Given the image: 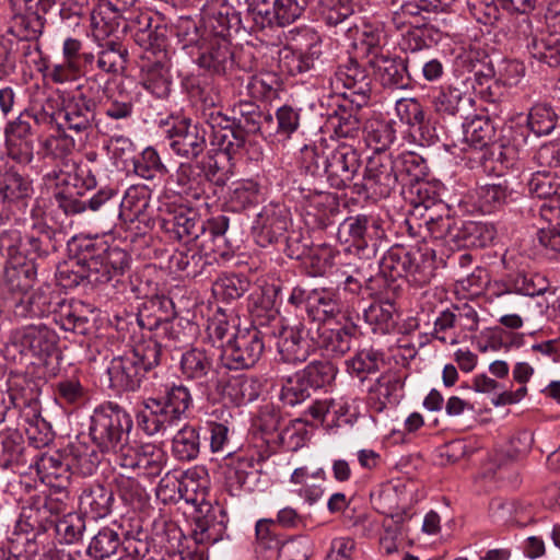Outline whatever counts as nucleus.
<instances>
[{"instance_id": "obj_1", "label": "nucleus", "mask_w": 560, "mask_h": 560, "mask_svg": "<svg viewBox=\"0 0 560 560\" xmlns=\"http://www.w3.org/2000/svg\"><path fill=\"white\" fill-rule=\"evenodd\" d=\"M132 429L130 415L120 406L107 402L94 409L89 433L93 443L105 453H114L116 462L125 447H129Z\"/></svg>"}, {"instance_id": "obj_2", "label": "nucleus", "mask_w": 560, "mask_h": 560, "mask_svg": "<svg viewBox=\"0 0 560 560\" xmlns=\"http://www.w3.org/2000/svg\"><path fill=\"white\" fill-rule=\"evenodd\" d=\"M161 354V345L150 339L114 358L107 368L110 386L118 390H136L144 374L160 363Z\"/></svg>"}, {"instance_id": "obj_3", "label": "nucleus", "mask_w": 560, "mask_h": 560, "mask_svg": "<svg viewBox=\"0 0 560 560\" xmlns=\"http://www.w3.org/2000/svg\"><path fill=\"white\" fill-rule=\"evenodd\" d=\"M220 346L223 348L222 361L230 370L253 368L265 348L261 332L256 327L237 329L234 338Z\"/></svg>"}, {"instance_id": "obj_4", "label": "nucleus", "mask_w": 560, "mask_h": 560, "mask_svg": "<svg viewBox=\"0 0 560 560\" xmlns=\"http://www.w3.org/2000/svg\"><path fill=\"white\" fill-rule=\"evenodd\" d=\"M18 12L12 16L9 33L20 40L38 39L46 24V14L57 0H14Z\"/></svg>"}, {"instance_id": "obj_5", "label": "nucleus", "mask_w": 560, "mask_h": 560, "mask_svg": "<svg viewBox=\"0 0 560 560\" xmlns=\"http://www.w3.org/2000/svg\"><path fill=\"white\" fill-rule=\"evenodd\" d=\"M57 334L43 324L13 329L8 341V346L20 354L39 360L51 357L57 350Z\"/></svg>"}, {"instance_id": "obj_6", "label": "nucleus", "mask_w": 560, "mask_h": 560, "mask_svg": "<svg viewBox=\"0 0 560 560\" xmlns=\"http://www.w3.org/2000/svg\"><path fill=\"white\" fill-rule=\"evenodd\" d=\"M58 234L44 220L39 206L34 205L31 209V222L25 223V242L22 246L23 259L33 261L56 252L60 245L57 240Z\"/></svg>"}, {"instance_id": "obj_7", "label": "nucleus", "mask_w": 560, "mask_h": 560, "mask_svg": "<svg viewBox=\"0 0 560 560\" xmlns=\"http://www.w3.org/2000/svg\"><path fill=\"white\" fill-rule=\"evenodd\" d=\"M33 180L15 170H8L0 178V226L15 211L27 206L34 195Z\"/></svg>"}, {"instance_id": "obj_8", "label": "nucleus", "mask_w": 560, "mask_h": 560, "mask_svg": "<svg viewBox=\"0 0 560 560\" xmlns=\"http://www.w3.org/2000/svg\"><path fill=\"white\" fill-rule=\"evenodd\" d=\"M161 225L178 240L196 241L205 234V221L196 209L186 205L164 203L160 208Z\"/></svg>"}, {"instance_id": "obj_9", "label": "nucleus", "mask_w": 560, "mask_h": 560, "mask_svg": "<svg viewBox=\"0 0 560 560\" xmlns=\"http://www.w3.org/2000/svg\"><path fill=\"white\" fill-rule=\"evenodd\" d=\"M174 305L166 296H153L145 301L137 315L138 325L148 330H159L161 335L170 339L180 341L179 330L172 319L174 318Z\"/></svg>"}, {"instance_id": "obj_10", "label": "nucleus", "mask_w": 560, "mask_h": 560, "mask_svg": "<svg viewBox=\"0 0 560 560\" xmlns=\"http://www.w3.org/2000/svg\"><path fill=\"white\" fill-rule=\"evenodd\" d=\"M360 164L358 152L350 145L340 144L326 152L323 160V171L330 186L341 189L352 183Z\"/></svg>"}, {"instance_id": "obj_11", "label": "nucleus", "mask_w": 560, "mask_h": 560, "mask_svg": "<svg viewBox=\"0 0 560 560\" xmlns=\"http://www.w3.org/2000/svg\"><path fill=\"white\" fill-rule=\"evenodd\" d=\"M307 0H259L249 8L248 14L260 28L284 26L300 18Z\"/></svg>"}, {"instance_id": "obj_12", "label": "nucleus", "mask_w": 560, "mask_h": 560, "mask_svg": "<svg viewBox=\"0 0 560 560\" xmlns=\"http://www.w3.org/2000/svg\"><path fill=\"white\" fill-rule=\"evenodd\" d=\"M331 86L358 106L368 101L372 91L369 74L354 60L338 67L331 79Z\"/></svg>"}, {"instance_id": "obj_13", "label": "nucleus", "mask_w": 560, "mask_h": 560, "mask_svg": "<svg viewBox=\"0 0 560 560\" xmlns=\"http://www.w3.org/2000/svg\"><path fill=\"white\" fill-rule=\"evenodd\" d=\"M399 182L393 158L387 153H373L366 162L363 188L371 195L387 197Z\"/></svg>"}, {"instance_id": "obj_14", "label": "nucleus", "mask_w": 560, "mask_h": 560, "mask_svg": "<svg viewBox=\"0 0 560 560\" xmlns=\"http://www.w3.org/2000/svg\"><path fill=\"white\" fill-rule=\"evenodd\" d=\"M425 213L422 214L430 235L435 240L458 245L462 237V221L451 215L448 207L442 201L428 199L421 203Z\"/></svg>"}, {"instance_id": "obj_15", "label": "nucleus", "mask_w": 560, "mask_h": 560, "mask_svg": "<svg viewBox=\"0 0 560 560\" xmlns=\"http://www.w3.org/2000/svg\"><path fill=\"white\" fill-rule=\"evenodd\" d=\"M170 148L182 158L195 160L203 153L207 141L206 130L189 120H180L167 130Z\"/></svg>"}, {"instance_id": "obj_16", "label": "nucleus", "mask_w": 560, "mask_h": 560, "mask_svg": "<svg viewBox=\"0 0 560 560\" xmlns=\"http://www.w3.org/2000/svg\"><path fill=\"white\" fill-rule=\"evenodd\" d=\"M167 462L166 453L155 444L125 447L117 463L124 468L139 469L148 477L161 475Z\"/></svg>"}, {"instance_id": "obj_17", "label": "nucleus", "mask_w": 560, "mask_h": 560, "mask_svg": "<svg viewBox=\"0 0 560 560\" xmlns=\"http://www.w3.org/2000/svg\"><path fill=\"white\" fill-rule=\"evenodd\" d=\"M277 348L285 362H304L311 350L308 329L301 322L282 325L277 334Z\"/></svg>"}, {"instance_id": "obj_18", "label": "nucleus", "mask_w": 560, "mask_h": 560, "mask_svg": "<svg viewBox=\"0 0 560 560\" xmlns=\"http://www.w3.org/2000/svg\"><path fill=\"white\" fill-rule=\"evenodd\" d=\"M94 106L95 103L82 93L73 96L59 110L58 115L62 122L58 125H63L66 130L77 135L89 136L95 121Z\"/></svg>"}, {"instance_id": "obj_19", "label": "nucleus", "mask_w": 560, "mask_h": 560, "mask_svg": "<svg viewBox=\"0 0 560 560\" xmlns=\"http://www.w3.org/2000/svg\"><path fill=\"white\" fill-rule=\"evenodd\" d=\"M369 63L384 88L405 90L410 86L411 79L402 59L385 54H374L373 57H370Z\"/></svg>"}, {"instance_id": "obj_20", "label": "nucleus", "mask_w": 560, "mask_h": 560, "mask_svg": "<svg viewBox=\"0 0 560 560\" xmlns=\"http://www.w3.org/2000/svg\"><path fill=\"white\" fill-rule=\"evenodd\" d=\"M182 416L171 412L158 398H149L143 411L138 417L139 427L148 434L165 433L177 425Z\"/></svg>"}, {"instance_id": "obj_21", "label": "nucleus", "mask_w": 560, "mask_h": 560, "mask_svg": "<svg viewBox=\"0 0 560 560\" xmlns=\"http://www.w3.org/2000/svg\"><path fill=\"white\" fill-rule=\"evenodd\" d=\"M149 203L150 195L145 187L130 186L119 203V219L126 225L138 222L148 226L150 222Z\"/></svg>"}, {"instance_id": "obj_22", "label": "nucleus", "mask_w": 560, "mask_h": 560, "mask_svg": "<svg viewBox=\"0 0 560 560\" xmlns=\"http://www.w3.org/2000/svg\"><path fill=\"white\" fill-rule=\"evenodd\" d=\"M165 58L151 60L144 57L141 66V84L156 98H166L171 93L172 79Z\"/></svg>"}, {"instance_id": "obj_23", "label": "nucleus", "mask_w": 560, "mask_h": 560, "mask_svg": "<svg viewBox=\"0 0 560 560\" xmlns=\"http://www.w3.org/2000/svg\"><path fill=\"white\" fill-rule=\"evenodd\" d=\"M39 518V525L46 528L47 524L55 525L57 535L66 544H73L78 541L85 529L84 518L78 513H69L62 518L55 522L48 517L51 512L50 503H45L43 506L37 508L33 511Z\"/></svg>"}, {"instance_id": "obj_24", "label": "nucleus", "mask_w": 560, "mask_h": 560, "mask_svg": "<svg viewBox=\"0 0 560 560\" xmlns=\"http://www.w3.org/2000/svg\"><path fill=\"white\" fill-rule=\"evenodd\" d=\"M197 63L215 73H222L232 65V52L225 37L214 35L198 48Z\"/></svg>"}, {"instance_id": "obj_25", "label": "nucleus", "mask_w": 560, "mask_h": 560, "mask_svg": "<svg viewBox=\"0 0 560 560\" xmlns=\"http://www.w3.org/2000/svg\"><path fill=\"white\" fill-rule=\"evenodd\" d=\"M358 334V327L353 324L327 327L318 329V346L329 355L341 357L350 351Z\"/></svg>"}, {"instance_id": "obj_26", "label": "nucleus", "mask_w": 560, "mask_h": 560, "mask_svg": "<svg viewBox=\"0 0 560 560\" xmlns=\"http://www.w3.org/2000/svg\"><path fill=\"white\" fill-rule=\"evenodd\" d=\"M202 19L218 37H225L238 23L234 8L226 0H208L202 8Z\"/></svg>"}, {"instance_id": "obj_27", "label": "nucleus", "mask_w": 560, "mask_h": 560, "mask_svg": "<svg viewBox=\"0 0 560 560\" xmlns=\"http://www.w3.org/2000/svg\"><path fill=\"white\" fill-rule=\"evenodd\" d=\"M14 314L19 317H42L52 312V290L43 285L33 293H25L14 302Z\"/></svg>"}, {"instance_id": "obj_28", "label": "nucleus", "mask_w": 560, "mask_h": 560, "mask_svg": "<svg viewBox=\"0 0 560 560\" xmlns=\"http://www.w3.org/2000/svg\"><path fill=\"white\" fill-rule=\"evenodd\" d=\"M256 224L270 243L281 237L289 228V211L282 205L269 203L257 215Z\"/></svg>"}, {"instance_id": "obj_29", "label": "nucleus", "mask_w": 560, "mask_h": 560, "mask_svg": "<svg viewBox=\"0 0 560 560\" xmlns=\"http://www.w3.org/2000/svg\"><path fill=\"white\" fill-rule=\"evenodd\" d=\"M36 276L35 265L30 260H11L4 269V284L12 293L23 296L33 287Z\"/></svg>"}, {"instance_id": "obj_30", "label": "nucleus", "mask_w": 560, "mask_h": 560, "mask_svg": "<svg viewBox=\"0 0 560 560\" xmlns=\"http://www.w3.org/2000/svg\"><path fill=\"white\" fill-rule=\"evenodd\" d=\"M114 494L102 485H93L80 495L81 510L92 518L106 517L112 512Z\"/></svg>"}, {"instance_id": "obj_31", "label": "nucleus", "mask_w": 560, "mask_h": 560, "mask_svg": "<svg viewBox=\"0 0 560 560\" xmlns=\"http://www.w3.org/2000/svg\"><path fill=\"white\" fill-rule=\"evenodd\" d=\"M337 210L334 196L318 191L307 198L305 212L308 224L318 229H326L332 223L331 218Z\"/></svg>"}, {"instance_id": "obj_32", "label": "nucleus", "mask_w": 560, "mask_h": 560, "mask_svg": "<svg viewBox=\"0 0 560 560\" xmlns=\"http://www.w3.org/2000/svg\"><path fill=\"white\" fill-rule=\"evenodd\" d=\"M528 191L544 199H550L549 209L560 214V176L550 172H536L527 183Z\"/></svg>"}, {"instance_id": "obj_33", "label": "nucleus", "mask_w": 560, "mask_h": 560, "mask_svg": "<svg viewBox=\"0 0 560 560\" xmlns=\"http://www.w3.org/2000/svg\"><path fill=\"white\" fill-rule=\"evenodd\" d=\"M517 161V150L514 145L503 142H493L483 158L485 168L497 176H502L513 167Z\"/></svg>"}, {"instance_id": "obj_34", "label": "nucleus", "mask_w": 560, "mask_h": 560, "mask_svg": "<svg viewBox=\"0 0 560 560\" xmlns=\"http://www.w3.org/2000/svg\"><path fill=\"white\" fill-rule=\"evenodd\" d=\"M401 383L395 375H382L371 390L369 404L376 412H382L386 406L398 402Z\"/></svg>"}, {"instance_id": "obj_35", "label": "nucleus", "mask_w": 560, "mask_h": 560, "mask_svg": "<svg viewBox=\"0 0 560 560\" xmlns=\"http://www.w3.org/2000/svg\"><path fill=\"white\" fill-rule=\"evenodd\" d=\"M307 312L318 320H328L340 312V303L335 292L328 289L310 291Z\"/></svg>"}, {"instance_id": "obj_36", "label": "nucleus", "mask_w": 560, "mask_h": 560, "mask_svg": "<svg viewBox=\"0 0 560 560\" xmlns=\"http://www.w3.org/2000/svg\"><path fill=\"white\" fill-rule=\"evenodd\" d=\"M369 222L364 214L347 218L338 228V240L342 244L354 246L358 252L365 249Z\"/></svg>"}, {"instance_id": "obj_37", "label": "nucleus", "mask_w": 560, "mask_h": 560, "mask_svg": "<svg viewBox=\"0 0 560 560\" xmlns=\"http://www.w3.org/2000/svg\"><path fill=\"white\" fill-rule=\"evenodd\" d=\"M39 147L44 155L55 160H63L75 150L77 142L72 136L67 133L63 125H58L56 131L39 140Z\"/></svg>"}, {"instance_id": "obj_38", "label": "nucleus", "mask_w": 560, "mask_h": 560, "mask_svg": "<svg viewBox=\"0 0 560 560\" xmlns=\"http://www.w3.org/2000/svg\"><path fill=\"white\" fill-rule=\"evenodd\" d=\"M261 187L255 179H240L232 183L229 202L234 211H242L259 201Z\"/></svg>"}, {"instance_id": "obj_39", "label": "nucleus", "mask_w": 560, "mask_h": 560, "mask_svg": "<svg viewBox=\"0 0 560 560\" xmlns=\"http://www.w3.org/2000/svg\"><path fill=\"white\" fill-rule=\"evenodd\" d=\"M494 136L495 128L489 117L475 116L464 124V140L474 148H489Z\"/></svg>"}, {"instance_id": "obj_40", "label": "nucleus", "mask_w": 560, "mask_h": 560, "mask_svg": "<svg viewBox=\"0 0 560 560\" xmlns=\"http://www.w3.org/2000/svg\"><path fill=\"white\" fill-rule=\"evenodd\" d=\"M254 470L255 458L253 456L241 455L231 458L224 472L229 490L234 492L244 488L248 478L254 475Z\"/></svg>"}, {"instance_id": "obj_41", "label": "nucleus", "mask_w": 560, "mask_h": 560, "mask_svg": "<svg viewBox=\"0 0 560 560\" xmlns=\"http://www.w3.org/2000/svg\"><path fill=\"white\" fill-rule=\"evenodd\" d=\"M200 450L199 433L195 427L185 425L173 436L172 453L183 462L195 459Z\"/></svg>"}, {"instance_id": "obj_42", "label": "nucleus", "mask_w": 560, "mask_h": 560, "mask_svg": "<svg viewBox=\"0 0 560 560\" xmlns=\"http://www.w3.org/2000/svg\"><path fill=\"white\" fill-rule=\"evenodd\" d=\"M260 383L255 377L238 375L231 377L224 388V394L235 404H246L255 400L260 393Z\"/></svg>"}, {"instance_id": "obj_43", "label": "nucleus", "mask_w": 560, "mask_h": 560, "mask_svg": "<svg viewBox=\"0 0 560 560\" xmlns=\"http://www.w3.org/2000/svg\"><path fill=\"white\" fill-rule=\"evenodd\" d=\"M462 237L457 246L486 247L492 243L497 231L490 223L468 221L462 223Z\"/></svg>"}, {"instance_id": "obj_44", "label": "nucleus", "mask_w": 560, "mask_h": 560, "mask_svg": "<svg viewBox=\"0 0 560 560\" xmlns=\"http://www.w3.org/2000/svg\"><path fill=\"white\" fill-rule=\"evenodd\" d=\"M198 544H215L226 536V525L223 518L218 520L214 512L208 513L196 522L194 530Z\"/></svg>"}, {"instance_id": "obj_45", "label": "nucleus", "mask_w": 560, "mask_h": 560, "mask_svg": "<svg viewBox=\"0 0 560 560\" xmlns=\"http://www.w3.org/2000/svg\"><path fill=\"white\" fill-rule=\"evenodd\" d=\"M121 545L118 532L109 527H103L92 538L88 552L95 560H103L114 556Z\"/></svg>"}, {"instance_id": "obj_46", "label": "nucleus", "mask_w": 560, "mask_h": 560, "mask_svg": "<svg viewBox=\"0 0 560 560\" xmlns=\"http://www.w3.org/2000/svg\"><path fill=\"white\" fill-rule=\"evenodd\" d=\"M478 203L483 212H492L504 206L511 191L505 180L492 184H486L477 190Z\"/></svg>"}, {"instance_id": "obj_47", "label": "nucleus", "mask_w": 560, "mask_h": 560, "mask_svg": "<svg viewBox=\"0 0 560 560\" xmlns=\"http://www.w3.org/2000/svg\"><path fill=\"white\" fill-rule=\"evenodd\" d=\"M410 253L401 246L388 249L381 260L382 272L393 279L408 277L411 266Z\"/></svg>"}, {"instance_id": "obj_48", "label": "nucleus", "mask_w": 560, "mask_h": 560, "mask_svg": "<svg viewBox=\"0 0 560 560\" xmlns=\"http://www.w3.org/2000/svg\"><path fill=\"white\" fill-rule=\"evenodd\" d=\"M180 369L187 378L199 380L212 369V361L202 349H190L183 353Z\"/></svg>"}, {"instance_id": "obj_49", "label": "nucleus", "mask_w": 560, "mask_h": 560, "mask_svg": "<svg viewBox=\"0 0 560 560\" xmlns=\"http://www.w3.org/2000/svg\"><path fill=\"white\" fill-rule=\"evenodd\" d=\"M365 322L372 326L374 332L386 334L395 326L394 305L389 302L375 303L364 311Z\"/></svg>"}, {"instance_id": "obj_50", "label": "nucleus", "mask_w": 560, "mask_h": 560, "mask_svg": "<svg viewBox=\"0 0 560 560\" xmlns=\"http://www.w3.org/2000/svg\"><path fill=\"white\" fill-rule=\"evenodd\" d=\"M396 139V132L388 121H373L366 129V143L373 153H386Z\"/></svg>"}, {"instance_id": "obj_51", "label": "nucleus", "mask_w": 560, "mask_h": 560, "mask_svg": "<svg viewBox=\"0 0 560 560\" xmlns=\"http://www.w3.org/2000/svg\"><path fill=\"white\" fill-rule=\"evenodd\" d=\"M311 396V387L299 372L283 378L280 399L289 406H296Z\"/></svg>"}, {"instance_id": "obj_52", "label": "nucleus", "mask_w": 560, "mask_h": 560, "mask_svg": "<svg viewBox=\"0 0 560 560\" xmlns=\"http://www.w3.org/2000/svg\"><path fill=\"white\" fill-rule=\"evenodd\" d=\"M172 267L183 271L188 277H196L201 273L207 265L202 254L195 248L177 250L171 258Z\"/></svg>"}, {"instance_id": "obj_53", "label": "nucleus", "mask_w": 560, "mask_h": 560, "mask_svg": "<svg viewBox=\"0 0 560 560\" xmlns=\"http://www.w3.org/2000/svg\"><path fill=\"white\" fill-rule=\"evenodd\" d=\"M558 116L547 104H537L532 107L527 125L537 136L550 133L557 125Z\"/></svg>"}, {"instance_id": "obj_54", "label": "nucleus", "mask_w": 560, "mask_h": 560, "mask_svg": "<svg viewBox=\"0 0 560 560\" xmlns=\"http://www.w3.org/2000/svg\"><path fill=\"white\" fill-rule=\"evenodd\" d=\"M299 373L312 389L329 384L335 378L336 369L328 361H313Z\"/></svg>"}, {"instance_id": "obj_55", "label": "nucleus", "mask_w": 560, "mask_h": 560, "mask_svg": "<svg viewBox=\"0 0 560 560\" xmlns=\"http://www.w3.org/2000/svg\"><path fill=\"white\" fill-rule=\"evenodd\" d=\"M458 332L452 334L450 343L456 345L460 338L467 336L468 332H475L479 327V316L476 308L470 304L454 306Z\"/></svg>"}, {"instance_id": "obj_56", "label": "nucleus", "mask_w": 560, "mask_h": 560, "mask_svg": "<svg viewBox=\"0 0 560 560\" xmlns=\"http://www.w3.org/2000/svg\"><path fill=\"white\" fill-rule=\"evenodd\" d=\"M175 32L184 49L189 47H196L198 49L207 39L198 22L188 16H180L177 20Z\"/></svg>"}, {"instance_id": "obj_57", "label": "nucleus", "mask_w": 560, "mask_h": 560, "mask_svg": "<svg viewBox=\"0 0 560 560\" xmlns=\"http://www.w3.org/2000/svg\"><path fill=\"white\" fill-rule=\"evenodd\" d=\"M127 49L115 42H108L98 54L97 67L105 72H117L125 68Z\"/></svg>"}, {"instance_id": "obj_58", "label": "nucleus", "mask_w": 560, "mask_h": 560, "mask_svg": "<svg viewBox=\"0 0 560 560\" xmlns=\"http://www.w3.org/2000/svg\"><path fill=\"white\" fill-rule=\"evenodd\" d=\"M165 408H170L171 412L182 416H186L189 409L192 398L188 388L184 385H172L166 387L165 395L159 398Z\"/></svg>"}, {"instance_id": "obj_59", "label": "nucleus", "mask_w": 560, "mask_h": 560, "mask_svg": "<svg viewBox=\"0 0 560 560\" xmlns=\"http://www.w3.org/2000/svg\"><path fill=\"white\" fill-rule=\"evenodd\" d=\"M318 58L316 50L311 54L284 49L281 52V66L292 75L308 71L314 67L315 60Z\"/></svg>"}, {"instance_id": "obj_60", "label": "nucleus", "mask_w": 560, "mask_h": 560, "mask_svg": "<svg viewBox=\"0 0 560 560\" xmlns=\"http://www.w3.org/2000/svg\"><path fill=\"white\" fill-rule=\"evenodd\" d=\"M166 26L156 22L153 28L148 30L145 33H140L135 42L144 50L156 54L158 58H166V54L163 50L166 45Z\"/></svg>"}, {"instance_id": "obj_61", "label": "nucleus", "mask_w": 560, "mask_h": 560, "mask_svg": "<svg viewBox=\"0 0 560 560\" xmlns=\"http://www.w3.org/2000/svg\"><path fill=\"white\" fill-rule=\"evenodd\" d=\"M249 288V281L242 276L224 275L220 277L213 285L215 294L222 295L228 300L241 298Z\"/></svg>"}, {"instance_id": "obj_62", "label": "nucleus", "mask_w": 560, "mask_h": 560, "mask_svg": "<svg viewBox=\"0 0 560 560\" xmlns=\"http://www.w3.org/2000/svg\"><path fill=\"white\" fill-rule=\"evenodd\" d=\"M533 58L551 68L560 65V44L546 39H533L528 45Z\"/></svg>"}, {"instance_id": "obj_63", "label": "nucleus", "mask_w": 560, "mask_h": 560, "mask_svg": "<svg viewBox=\"0 0 560 560\" xmlns=\"http://www.w3.org/2000/svg\"><path fill=\"white\" fill-rule=\"evenodd\" d=\"M463 93L452 86L441 88L433 96V106L438 113L454 116L458 113Z\"/></svg>"}, {"instance_id": "obj_64", "label": "nucleus", "mask_w": 560, "mask_h": 560, "mask_svg": "<svg viewBox=\"0 0 560 560\" xmlns=\"http://www.w3.org/2000/svg\"><path fill=\"white\" fill-rule=\"evenodd\" d=\"M393 162L395 163V170L399 180H405L407 177L413 180L423 175V161L419 155L412 152H404L393 159Z\"/></svg>"}]
</instances>
